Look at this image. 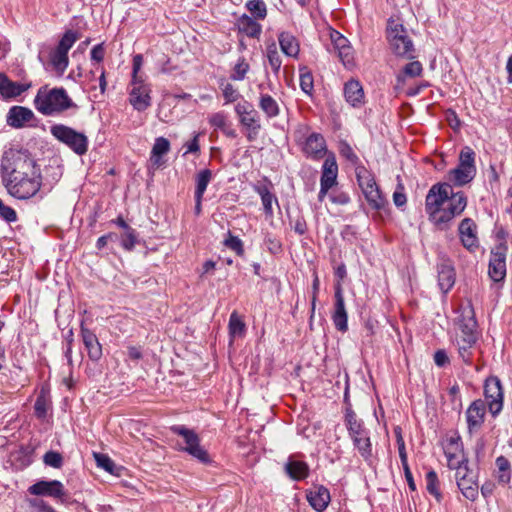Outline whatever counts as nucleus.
Here are the masks:
<instances>
[{
    "instance_id": "nucleus-1",
    "label": "nucleus",
    "mask_w": 512,
    "mask_h": 512,
    "mask_svg": "<svg viewBox=\"0 0 512 512\" xmlns=\"http://www.w3.org/2000/svg\"><path fill=\"white\" fill-rule=\"evenodd\" d=\"M0 169L5 188L15 198L29 199L41 188L40 168L27 151H6L1 159Z\"/></svg>"
},
{
    "instance_id": "nucleus-2",
    "label": "nucleus",
    "mask_w": 512,
    "mask_h": 512,
    "mask_svg": "<svg viewBox=\"0 0 512 512\" xmlns=\"http://www.w3.org/2000/svg\"><path fill=\"white\" fill-rule=\"evenodd\" d=\"M466 206V195L453 192L451 184L447 182L434 184L425 199V211L438 230L449 229L454 218L461 215Z\"/></svg>"
},
{
    "instance_id": "nucleus-3",
    "label": "nucleus",
    "mask_w": 512,
    "mask_h": 512,
    "mask_svg": "<svg viewBox=\"0 0 512 512\" xmlns=\"http://www.w3.org/2000/svg\"><path fill=\"white\" fill-rule=\"evenodd\" d=\"M460 311V334L456 336L455 346L457 347L459 357L464 363L470 365L472 364L478 340L477 321L471 303L462 306Z\"/></svg>"
},
{
    "instance_id": "nucleus-4",
    "label": "nucleus",
    "mask_w": 512,
    "mask_h": 512,
    "mask_svg": "<svg viewBox=\"0 0 512 512\" xmlns=\"http://www.w3.org/2000/svg\"><path fill=\"white\" fill-rule=\"evenodd\" d=\"M34 105L41 114L50 116L71 108L74 103L64 88L49 89L43 86L35 96Z\"/></svg>"
},
{
    "instance_id": "nucleus-5",
    "label": "nucleus",
    "mask_w": 512,
    "mask_h": 512,
    "mask_svg": "<svg viewBox=\"0 0 512 512\" xmlns=\"http://www.w3.org/2000/svg\"><path fill=\"white\" fill-rule=\"evenodd\" d=\"M345 426L361 457L366 463L372 464L373 452L369 431L351 408L346 409Z\"/></svg>"
},
{
    "instance_id": "nucleus-6",
    "label": "nucleus",
    "mask_w": 512,
    "mask_h": 512,
    "mask_svg": "<svg viewBox=\"0 0 512 512\" xmlns=\"http://www.w3.org/2000/svg\"><path fill=\"white\" fill-rule=\"evenodd\" d=\"M355 173L358 185L371 208L375 210L384 208L387 204V200L382 195L373 174L364 166L356 167Z\"/></svg>"
},
{
    "instance_id": "nucleus-7",
    "label": "nucleus",
    "mask_w": 512,
    "mask_h": 512,
    "mask_svg": "<svg viewBox=\"0 0 512 512\" xmlns=\"http://www.w3.org/2000/svg\"><path fill=\"white\" fill-rule=\"evenodd\" d=\"M475 175V153L466 146L460 151L457 167L448 172L447 178L455 186H464L471 182Z\"/></svg>"
},
{
    "instance_id": "nucleus-8",
    "label": "nucleus",
    "mask_w": 512,
    "mask_h": 512,
    "mask_svg": "<svg viewBox=\"0 0 512 512\" xmlns=\"http://www.w3.org/2000/svg\"><path fill=\"white\" fill-rule=\"evenodd\" d=\"M387 38L392 51L401 57L414 58V45L402 24L389 21Z\"/></svg>"
},
{
    "instance_id": "nucleus-9",
    "label": "nucleus",
    "mask_w": 512,
    "mask_h": 512,
    "mask_svg": "<svg viewBox=\"0 0 512 512\" xmlns=\"http://www.w3.org/2000/svg\"><path fill=\"white\" fill-rule=\"evenodd\" d=\"M335 275L338 278V281L335 284V303L334 311L332 313V320L335 328L338 331L345 333L348 330V315L345 308V301L341 285V281H343L347 275L345 264H341L335 269Z\"/></svg>"
},
{
    "instance_id": "nucleus-10",
    "label": "nucleus",
    "mask_w": 512,
    "mask_h": 512,
    "mask_svg": "<svg viewBox=\"0 0 512 512\" xmlns=\"http://www.w3.org/2000/svg\"><path fill=\"white\" fill-rule=\"evenodd\" d=\"M51 134L61 143L68 146L79 156L88 150V138L85 134L63 124H55L50 128Z\"/></svg>"
},
{
    "instance_id": "nucleus-11",
    "label": "nucleus",
    "mask_w": 512,
    "mask_h": 512,
    "mask_svg": "<svg viewBox=\"0 0 512 512\" xmlns=\"http://www.w3.org/2000/svg\"><path fill=\"white\" fill-rule=\"evenodd\" d=\"M235 113L243 127V132L248 141L252 142L258 137L261 129L260 116L253 106L248 103H238L235 106Z\"/></svg>"
},
{
    "instance_id": "nucleus-12",
    "label": "nucleus",
    "mask_w": 512,
    "mask_h": 512,
    "mask_svg": "<svg viewBox=\"0 0 512 512\" xmlns=\"http://www.w3.org/2000/svg\"><path fill=\"white\" fill-rule=\"evenodd\" d=\"M171 431L183 437L185 446L182 449L184 451L202 463L210 461L208 452L200 445L199 437L194 431L182 425L172 426Z\"/></svg>"
},
{
    "instance_id": "nucleus-13",
    "label": "nucleus",
    "mask_w": 512,
    "mask_h": 512,
    "mask_svg": "<svg viewBox=\"0 0 512 512\" xmlns=\"http://www.w3.org/2000/svg\"><path fill=\"white\" fill-rule=\"evenodd\" d=\"M484 395L490 412L493 415L498 414L503 405V391L501 382L497 377H490L486 380Z\"/></svg>"
},
{
    "instance_id": "nucleus-14",
    "label": "nucleus",
    "mask_w": 512,
    "mask_h": 512,
    "mask_svg": "<svg viewBox=\"0 0 512 512\" xmlns=\"http://www.w3.org/2000/svg\"><path fill=\"white\" fill-rule=\"evenodd\" d=\"M28 492L35 496H47L60 500H64L67 497V492L64 485L58 480H41L28 488Z\"/></svg>"
},
{
    "instance_id": "nucleus-15",
    "label": "nucleus",
    "mask_w": 512,
    "mask_h": 512,
    "mask_svg": "<svg viewBox=\"0 0 512 512\" xmlns=\"http://www.w3.org/2000/svg\"><path fill=\"white\" fill-rule=\"evenodd\" d=\"M130 104L138 111H144L151 105L150 88L143 79L132 80Z\"/></svg>"
},
{
    "instance_id": "nucleus-16",
    "label": "nucleus",
    "mask_w": 512,
    "mask_h": 512,
    "mask_svg": "<svg viewBox=\"0 0 512 512\" xmlns=\"http://www.w3.org/2000/svg\"><path fill=\"white\" fill-rule=\"evenodd\" d=\"M443 450L447 458L448 467H455V465L468 462L459 435H453L448 437L443 442Z\"/></svg>"
},
{
    "instance_id": "nucleus-17",
    "label": "nucleus",
    "mask_w": 512,
    "mask_h": 512,
    "mask_svg": "<svg viewBox=\"0 0 512 512\" xmlns=\"http://www.w3.org/2000/svg\"><path fill=\"white\" fill-rule=\"evenodd\" d=\"M300 144L304 155L313 160L322 159L327 152L326 141L320 133H311Z\"/></svg>"
},
{
    "instance_id": "nucleus-18",
    "label": "nucleus",
    "mask_w": 512,
    "mask_h": 512,
    "mask_svg": "<svg viewBox=\"0 0 512 512\" xmlns=\"http://www.w3.org/2000/svg\"><path fill=\"white\" fill-rule=\"evenodd\" d=\"M506 250V247L498 246L496 250L491 253L488 273L491 279L495 282L502 281L506 276Z\"/></svg>"
},
{
    "instance_id": "nucleus-19",
    "label": "nucleus",
    "mask_w": 512,
    "mask_h": 512,
    "mask_svg": "<svg viewBox=\"0 0 512 512\" xmlns=\"http://www.w3.org/2000/svg\"><path fill=\"white\" fill-rule=\"evenodd\" d=\"M476 229V223L471 218H464L458 227L461 243L469 251H474L479 246Z\"/></svg>"
},
{
    "instance_id": "nucleus-20",
    "label": "nucleus",
    "mask_w": 512,
    "mask_h": 512,
    "mask_svg": "<svg viewBox=\"0 0 512 512\" xmlns=\"http://www.w3.org/2000/svg\"><path fill=\"white\" fill-rule=\"evenodd\" d=\"M486 413V404L482 400H476L468 407L466 411V420L470 434L479 431L484 423Z\"/></svg>"
},
{
    "instance_id": "nucleus-21",
    "label": "nucleus",
    "mask_w": 512,
    "mask_h": 512,
    "mask_svg": "<svg viewBox=\"0 0 512 512\" xmlns=\"http://www.w3.org/2000/svg\"><path fill=\"white\" fill-rule=\"evenodd\" d=\"M333 50L345 66L352 64L353 55L349 41L339 32L333 30L331 33Z\"/></svg>"
},
{
    "instance_id": "nucleus-22",
    "label": "nucleus",
    "mask_w": 512,
    "mask_h": 512,
    "mask_svg": "<svg viewBox=\"0 0 512 512\" xmlns=\"http://www.w3.org/2000/svg\"><path fill=\"white\" fill-rule=\"evenodd\" d=\"M81 337L90 360L98 361L102 357V346L97 336L86 328L83 323L81 324Z\"/></svg>"
},
{
    "instance_id": "nucleus-23",
    "label": "nucleus",
    "mask_w": 512,
    "mask_h": 512,
    "mask_svg": "<svg viewBox=\"0 0 512 512\" xmlns=\"http://www.w3.org/2000/svg\"><path fill=\"white\" fill-rule=\"evenodd\" d=\"M307 501L318 512L324 511L330 502L329 490L320 485L314 486L307 491Z\"/></svg>"
},
{
    "instance_id": "nucleus-24",
    "label": "nucleus",
    "mask_w": 512,
    "mask_h": 512,
    "mask_svg": "<svg viewBox=\"0 0 512 512\" xmlns=\"http://www.w3.org/2000/svg\"><path fill=\"white\" fill-rule=\"evenodd\" d=\"M34 118V113L23 106H13L9 109L6 122L13 128H21Z\"/></svg>"
},
{
    "instance_id": "nucleus-25",
    "label": "nucleus",
    "mask_w": 512,
    "mask_h": 512,
    "mask_svg": "<svg viewBox=\"0 0 512 512\" xmlns=\"http://www.w3.org/2000/svg\"><path fill=\"white\" fill-rule=\"evenodd\" d=\"M30 84L11 81L4 73H0V95L4 99L14 98L30 88Z\"/></svg>"
},
{
    "instance_id": "nucleus-26",
    "label": "nucleus",
    "mask_w": 512,
    "mask_h": 512,
    "mask_svg": "<svg viewBox=\"0 0 512 512\" xmlns=\"http://www.w3.org/2000/svg\"><path fill=\"white\" fill-rule=\"evenodd\" d=\"M338 165L334 154H330L325 159L322 166V174L320 185H325L333 188L337 185Z\"/></svg>"
},
{
    "instance_id": "nucleus-27",
    "label": "nucleus",
    "mask_w": 512,
    "mask_h": 512,
    "mask_svg": "<svg viewBox=\"0 0 512 512\" xmlns=\"http://www.w3.org/2000/svg\"><path fill=\"white\" fill-rule=\"evenodd\" d=\"M394 434L396 436V442H397L399 456H400L401 464H402V467L404 470L405 478L407 480L409 488L412 491H414L416 489V485H415L412 473H411L409 465H408L407 452H406L405 442L402 437L401 428H399V427L395 428Z\"/></svg>"
},
{
    "instance_id": "nucleus-28",
    "label": "nucleus",
    "mask_w": 512,
    "mask_h": 512,
    "mask_svg": "<svg viewBox=\"0 0 512 512\" xmlns=\"http://www.w3.org/2000/svg\"><path fill=\"white\" fill-rule=\"evenodd\" d=\"M346 101L353 107H361L364 104V91L359 81L351 79L344 86Z\"/></svg>"
},
{
    "instance_id": "nucleus-29",
    "label": "nucleus",
    "mask_w": 512,
    "mask_h": 512,
    "mask_svg": "<svg viewBox=\"0 0 512 512\" xmlns=\"http://www.w3.org/2000/svg\"><path fill=\"white\" fill-rule=\"evenodd\" d=\"M455 283V271L449 262L438 265V285L443 293H447Z\"/></svg>"
},
{
    "instance_id": "nucleus-30",
    "label": "nucleus",
    "mask_w": 512,
    "mask_h": 512,
    "mask_svg": "<svg viewBox=\"0 0 512 512\" xmlns=\"http://www.w3.org/2000/svg\"><path fill=\"white\" fill-rule=\"evenodd\" d=\"M495 467L494 477L498 484L507 486L511 480L510 461L504 456H499L496 458Z\"/></svg>"
},
{
    "instance_id": "nucleus-31",
    "label": "nucleus",
    "mask_w": 512,
    "mask_h": 512,
    "mask_svg": "<svg viewBox=\"0 0 512 512\" xmlns=\"http://www.w3.org/2000/svg\"><path fill=\"white\" fill-rule=\"evenodd\" d=\"M281 50L289 57L296 58L299 54V43L295 36L288 32H282L278 36Z\"/></svg>"
},
{
    "instance_id": "nucleus-32",
    "label": "nucleus",
    "mask_w": 512,
    "mask_h": 512,
    "mask_svg": "<svg viewBox=\"0 0 512 512\" xmlns=\"http://www.w3.org/2000/svg\"><path fill=\"white\" fill-rule=\"evenodd\" d=\"M170 150V142L164 137H158L155 139L154 145L151 151L150 160L153 165L159 167L163 164L162 156L167 154Z\"/></svg>"
},
{
    "instance_id": "nucleus-33",
    "label": "nucleus",
    "mask_w": 512,
    "mask_h": 512,
    "mask_svg": "<svg viewBox=\"0 0 512 512\" xmlns=\"http://www.w3.org/2000/svg\"><path fill=\"white\" fill-rule=\"evenodd\" d=\"M457 486L463 496L471 501L478 497V484L474 480V476L465 478L464 476L458 477Z\"/></svg>"
},
{
    "instance_id": "nucleus-34",
    "label": "nucleus",
    "mask_w": 512,
    "mask_h": 512,
    "mask_svg": "<svg viewBox=\"0 0 512 512\" xmlns=\"http://www.w3.org/2000/svg\"><path fill=\"white\" fill-rule=\"evenodd\" d=\"M287 474L294 480H302L308 476L309 467L308 465L299 460L289 458L285 465Z\"/></svg>"
},
{
    "instance_id": "nucleus-35",
    "label": "nucleus",
    "mask_w": 512,
    "mask_h": 512,
    "mask_svg": "<svg viewBox=\"0 0 512 512\" xmlns=\"http://www.w3.org/2000/svg\"><path fill=\"white\" fill-rule=\"evenodd\" d=\"M238 28L240 32L252 38L258 37L261 33V25L247 15L240 17L238 20Z\"/></svg>"
},
{
    "instance_id": "nucleus-36",
    "label": "nucleus",
    "mask_w": 512,
    "mask_h": 512,
    "mask_svg": "<svg viewBox=\"0 0 512 512\" xmlns=\"http://www.w3.org/2000/svg\"><path fill=\"white\" fill-rule=\"evenodd\" d=\"M259 107L268 118H274L280 114L278 103L269 94H260Z\"/></svg>"
},
{
    "instance_id": "nucleus-37",
    "label": "nucleus",
    "mask_w": 512,
    "mask_h": 512,
    "mask_svg": "<svg viewBox=\"0 0 512 512\" xmlns=\"http://www.w3.org/2000/svg\"><path fill=\"white\" fill-rule=\"evenodd\" d=\"M50 64L58 76H62L69 64L68 54L57 49L50 53Z\"/></svg>"
},
{
    "instance_id": "nucleus-38",
    "label": "nucleus",
    "mask_w": 512,
    "mask_h": 512,
    "mask_svg": "<svg viewBox=\"0 0 512 512\" xmlns=\"http://www.w3.org/2000/svg\"><path fill=\"white\" fill-rule=\"evenodd\" d=\"M256 192L260 195L262 204L264 207L265 214L267 216L273 215V207L272 203H277V198L275 195L270 191L269 187L267 185H259L255 187Z\"/></svg>"
},
{
    "instance_id": "nucleus-39",
    "label": "nucleus",
    "mask_w": 512,
    "mask_h": 512,
    "mask_svg": "<svg viewBox=\"0 0 512 512\" xmlns=\"http://www.w3.org/2000/svg\"><path fill=\"white\" fill-rule=\"evenodd\" d=\"M422 71H423V67L419 61H412V62L407 63L404 66L402 73L397 75V87H399L400 85H404L405 76L412 77V78L418 77L422 74Z\"/></svg>"
},
{
    "instance_id": "nucleus-40",
    "label": "nucleus",
    "mask_w": 512,
    "mask_h": 512,
    "mask_svg": "<svg viewBox=\"0 0 512 512\" xmlns=\"http://www.w3.org/2000/svg\"><path fill=\"white\" fill-rule=\"evenodd\" d=\"M212 179V171L209 169H203L199 171L196 175L195 182V195L203 196L208 184Z\"/></svg>"
},
{
    "instance_id": "nucleus-41",
    "label": "nucleus",
    "mask_w": 512,
    "mask_h": 512,
    "mask_svg": "<svg viewBox=\"0 0 512 512\" xmlns=\"http://www.w3.org/2000/svg\"><path fill=\"white\" fill-rule=\"evenodd\" d=\"M426 489L431 495H433L436 498L438 502L441 501L442 494L439 488V479L436 472L433 469L428 471L426 474Z\"/></svg>"
},
{
    "instance_id": "nucleus-42",
    "label": "nucleus",
    "mask_w": 512,
    "mask_h": 512,
    "mask_svg": "<svg viewBox=\"0 0 512 512\" xmlns=\"http://www.w3.org/2000/svg\"><path fill=\"white\" fill-rule=\"evenodd\" d=\"M229 333L232 337L242 336L245 333V323L236 311L232 312L229 319Z\"/></svg>"
},
{
    "instance_id": "nucleus-43",
    "label": "nucleus",
    "mask_w": 512,
    "mask_h": 512,
    "mask_svg": "<svg viewBox=\"0 0 512 512\" xmlns=\"http://www.w3.org/2000/svg\"><path fill=\"white\" fill-rule=\"evenodd\" d=\"M267 58L273 73L277 76L282 65V60L274 42L267 46Z\"/></svg>"
},
{
    "instance_id": "nucleus-44",
    "label": "nucleus",
    "mask_w": 512,
    "mask_h": 512,
    "mask_svg": "<svg viewBox=\"0 0 512 512\" xmlns=\"http://www.w3.org/2000/svg\"><path fill=\"white\" fill-rule=\"evenodd\" d=\"M249 70V63L246 61L244 57H240L232 69L230 79L234 81H242L245 79L246 74L248 73Z\"/></svg>"
},
{
    "instance_id": "nucleus-45",
    "label": "nucleus",
    "mask_w": 512,
    "mask_h": 512,
    "mask_svg": "<svg viewBox=\"0 0 512 512\" xmlns=\"http://www.w3.org/2000/svg\"><path fill=\"white\" fill-rule=\"evenodd\" d=\"M77 39H78L77 33L72 30H68L63 34L62 38L60 39V41L55 49L68 54V51L71 49L73 44L77 41Z\"/></svg>"
},
{
    "instance_id": "nucleus-46",
    "label": "nucleus",
    "mask_w": 512,
    "mask_h": 512,
    "mask_svg": "<svg viewBox=\"0 0 512 512\" xmlns=\"http://www.w3.org/2000/svg\"><path fill=\"white\" fill-rule=\"evenodd\" d=\"M249 12L258 19H264L267 14L266 5L263 0H250L246 4Z\"/></svg>"
},
{
    "instance_id": "nucleus-47",
    "label": "nucleus",
    "mask_w": 512,
    "mask_h": 512,
    "mask_svg": "<svg viewBox=\"0 0 512 512\" xmlns=\"http://www.w3.org/2000/svg\"><path fill=\"white\" fill-rule=\"evenodd\" d=\"M137 242V233L132 227L123 231L121 235V245L125 250L132 251Z\"/></svg>"
},
{
    "instance_id": "nucleus-48",
    "label": "nucleus",
    "mask_w": 512,
    "mask_h": 512,
    "mask_svg": "<svg viewBox=\"0 0 512 512\" xmlns=\"http://www.w3.org/2000/svg\"><path fill=\"white\" fill-rule=\"evenodd\" d=\"M300 87L301 90L311 96L314 90V81L312 74L306 70V68L301 69L300 73Z\"/></svg>"
},
{
    "instance_id": "nucleus-49",
    "label": "nucleus",
    "mask_w": 512,
    "mask_h": 512,
    "mask_svg": "<svg viewBox=\"0 0 512 512\" xmlns=\"http://www.w3.org/2000/svg\"><path fill=\"white\" fill-rule=\"evenodd\" d=\"M221 89L225 104L233 103L241 97L238 90L231 83L221 84Z\"/></svg>"
},
{
    "instance_id": "nucleus-50",
    "label": "nucleus",
    "mask_w": 512,
    "mask_h": 512,
    "mask_svg": "<svg viewBox=\"0 0 512 512\" xmlns=\"http://www.w3.org/2000/svg\"><path fill=\"white\" fill-rule=\"evenodd\" d=\"M31 512H56L47 502L38 498L27 499Z\"/></svg>"
},
{
    "instance_id": "nucleus-51",
    "label": "nucleus",
    "mask_w": 512,
    "mask_h": 512,
    "mask_svg": "<svg viewBox=\"0 0 512 512\" xmlns=\"http://www.w3.org/2000/svg\"><path fill=\"white\" fill-rule=\"evenodd\" d=\"M43 461L47 466L53 468H61L63 465V457L59 452L50 450L43 456Z\"/></svg>"
},
{
    "instance_id": "nucleus-52",
    "label": "nucleus",
    "mask_w": 512,
    "mask_h": 512,
    "mask_svg": "<svg viewBox=\"0 0 512 512\" xmlns=\"http://www.w3.org/2000/svg\"><path fill=\"white\" fill-rule=\"evenodd\" d=\"M209 124L215 129H223L228 123L227 115L224 112H216L209 116Z\"/></svg>"
},
{
    "instance_id": "nucleus-53",
    "label": "nucleus",
    "mask_w": 512,
    "mask_h": 512,
    "mask_svg": "<svg viewBox=\"0 0 512 512\" xmlns=\"http://www.w3.org/2000/svg\"><path fill=\"white\" fill-rule=\"evenodd\" d=\"M224 245L229 249L235 251L237 255L242 256L244 254V248L242 241L231 233L228 234V238L225 239Z\"/></svg>"
},
{
    "instance_id": "nucleus-54",
    "label": "nucleus",
    "mask_w": 512,
    "mask_h": 512,
    "mask_svg": "<svg viewBox=\"0 0 512 512\" xmlns=\"http://www.w3.org/2000/svg\"><path fill=\"white\" fill-rule=\"evenodd\" d=\"M94 456L98 467L103 468L107 472H113L115 464L107 455L95 453Z\"/></svg>"
},
{
    "instance_id": "nucleus-55",
    "label": "nucleus",
    "mask_w": 512,
    "mask_h": 512,
    "mask_svg": "<svg viewBox=\"0 0 512 512\" xmlns=\"http://www.w3.org/2000/svg\"><path fill=\"white\" fill-rule=\"evenodd\" d=\"M393 202L397 207H403L407 202L404 186L401 182L397 184L396 190L393 193Z\"/></svg>"
},
{
    "instance_id": "nucleus-56",
    "label": "nucleus",
    "mask_w": 512,
    "mask_h": 512,
    "mask_svg": "<svg viewBox=\"0 0 512 512\" xmlns=\"http://www.w3.org/2000/svg\"><path fill=\"white\" fill-rule=\"evenodd\" d=\"M0 217L7 222H15L17 220V214L15 210L9 206L4 205L0 199Z\"/></svg>"
},
{
    "instance_id": "nucleus-57",
    "label": "nucleus",
    "mask_w": 512,
    "mask_h": 512,
    "mask_svg": "<svg viewBox=\"0 0 512 512\" xmlns=\"http://www.w3.org/2000/svg\"><path fill=\"white\" fill-rule=\"evenodd\" d=\"M330 199L333 203L339 205H346L350 202L349 195L341 190H333L330 194Z\"/></svg>"
},
{
    "instance_id": "nucleus-58",
    "label": "nucleus",
    "mask_w": 512,
    "mask_h": 512,
    "mask_svg": "<svg viewBox=\"0 0 512 512\" xmlns=\"http://www.w3.org/2000/svg\"><path fill=\"white\" fill-rule=\"evenodd\" d=\"M319 278L317 275H315L312 283V299H311V314H310V322L312 321L314 314H315V308H316V301L319 293Z\"/></svg>"
},
{
    "instance_id": "nucleus-59",
    "label": "nucleus",
    "mask_w": 512,
    "mask_h": 512,
    "mask_svg": "<svg viewBox=\"0 0 512 512\" xmlns=\"http://www.w3.org/2000/svg\"><path fill=\"white\" fill-rule=\"evenodd\" d=\"M91 60L92 61H95L97 63H100L101 61H103L104 59V56H105V48H104V44L101 43V44H97L95 45L92 50H91Z\"/></svg>"
},
{
    "instance_id": "nucleus-60",
    "label": "nucleus",
    "mask_w": 512,
    "mask_h": 512,
    "mask_svg": "<svg viewBox=\"0 0 512 512\" xmlns=\"http://www.w3.org/2000/svg\"><path fill=\"white\" fill-rule=\"evenodd\" d=\"M143 64V57L141 54H136L133 57V69H132V80L142 79L141 76L138 75L141 70Z\"/></svg>"
},
{
    "instance_id": "nucleus-61",
    "label": "nucleus",
    "mask_w": 512,
    "mask_h": 512,
    "mask_svg": "<svg viewBox=\"0 0 512 512\" xmlns=\"http://www.w3.org/2000/svg\"><path fill=\"white\" fill-rule=\"evenodd\" d=\"M35 414L38 418H44L47 412L46 402L43 397H38L34 404Z\"/></svg>"
},
{
    "instance_id": "nucleus-62",
    "label": "nucleus",
    "mask_w": 512,
    "mask_h": 512,
    "mask_svg": "<svg viewBox=\"0 0 512 512\" xmlns=\"http://www.w3.org/2000/svg\"><path fill=\"white\" fill-rule=\"evenodd\" d=\"M450 469L456 470V482H458V477L464 476L465 478L472 476V473L468 469V462H464L455 467H449Z\"/></svg>"
},
{
    "instance_id": "nucleus-63",
    "label": "nucleus",
    "mask_w": 512,
    "mask_h": 512,
    "mask_svg": "<svg viewBox=\"0 0 512 512\" xmlns=\"http://www.w3.org/2000/svg\"><path fill=\"white\" fill-rule=\"evenodd\" d=\"M435 364L439 367H444L449 363V357L445 350H437L434 354Z\"/></svg>"
},
{
    "instance_id": "nucleus-64",
    "label": "nucleus",
    "mask_w": 512,
    "mask_h": 512,
    "mask_svg": "<svg viewBox=\"0 0 512 512\" xmlns=\"http://www.w3.org/2000/svg\"><path fill=\"white\" fill-rule=\"evenodd\" d=\"M341 155L350 160L353 163H356L358 161L357 155L353 152L352 148L345 144L340 150Z\"/></svg>"
}]
</instances>
